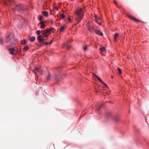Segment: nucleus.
I'll return each mask as SVG.
<instances>
[{
    "label": "nucleus",
    "instance_id": "obj_11",
    "mask_svg": "<svg viewBox=\"0 0 149 149\" xmlns=\"http://www.w3.org/2000/svg\"><path fill=\"white\" fill-rule=\"evenodd\" d=\"M128 16L131 19L133 20L135 22H136L137 21H139L138 20H137L136 18L134 17H133L132 16H131L130 14L128 15Z\"/></svg>",
    "mask_w": 149,
    "mask_h": 149
},
{
    "label": "nucleus",
    "instance_id": "obj_1",
    "mask_svg": "<svg viewBox=\"0 0 149 149\" xmlns=\"http://www.w3.org/2000/svg\"><path fill=\"white\" fill-rule=\"evenodd\" d=\"M17 43V41H16L15 43L13 42L10 43V45L6 47V49L9 51V53L14 56L16 55V54L18 51L17 48L16 46H15V44Z\"/></svg>",
    "mask_w": 149,
    "mask_h": 149
},
{
    "label": "nucleus",
    "instance_id": "obj_4",
    "mask_svg": "<svg viewBox=\"0 0 149 149\" xmlns=\"http://www.w3.org/2000/svg\"><path fill=\"white\" fill-rule=\"evenodd\" d=\"M16 8L20 12L25 11L26 9L24 6L22 4H19L16 6Z\"/></svg>",
    "mask_w": 149,
    "mask_h": 149
},
{
    "label": "nucleus",
    "instance_id": "obj_16",
    "mask_svg": "<svg viewBox=\"0 0 149 149\" xmlns=\"http://www.w3.org/2000/svg\"><path fill=\"white\" fill-rule=\"evenodd\" d=\"M36 39L35 37L32 36L30 37L29 39V40L31 42H34Z\"/></svg>",
    "mask_w": 149,
    "mask_h": 149
},
{
    "label": "nucleus",
    "instance_id": "obj_39",
    "mask_svg": "<svg viewBox=\"0 0 149 149\" xmlns=\"http://www.w3.org/2000/svg\"><path fill=\"white\" fill-rule=\"evenodd\" d=\"M12 10H13V11H14V9H12Z\"/></svg>",
    "mask_w": 149,
    "mask_h": 149
},
{
    "label": "nucleus",
    "instance_id": "obj_5",
    "mask_svg": "<svg viewBox=\"0 0 149 149\" xmlns=\"http://www.w3.org/2000/svg\"><path fill=\"white\" fill-rule=\"evenodd\" d=\"M13 38L11 36L9 35L6 38V43H8L9 42H10L11 43H12L13 42V43H15V42L16 41H17L16 40H14V42L12 40Z\"/></svg>",
    "mask_w": 149,
    "mask_h": 149
},
{
    "label": "nucleus",
    "instance_id": "obj_36",
    "mask_svg": "<svg viewBox=\"0 0 149 149\" xmlns=\"http://www.w3.org/2000/svg\"><path fill=\"white\" fill-rule=\"evenodd\" d=\"M57 77V75H55V78H56Z\"/></svg>",
    "mask_w": 149,
    "mask_h": 149
},
{
    "label": "nucleus",
    "instance_id": "obj_18",
    "mask_svg": "<svg viewBox=\"0 0 149 149\" xmlns=\"http://www.w3.org/2000/svg\"><path fill=\"white\" fill-rule=\"evenodd\" d=\"M63 47L67 48L68 49H69L70 48V46L68 45L67 44H64Z\"/></svg>",
    "mask_w": 149,
    "mask_h": 149
},
{
    "label": "nucleus",
    "instance_id": "obj_30",
    "mask_svg": "<svg viewBox=\"0 0 149 149\" xmlns=\"http://www.w3.org/2000/svg\"><path fill=\"white\" fill-rule=\"evenodd\" d=\"M44 45V42H43L42 44H41L40 45L39 47H41L43 45Z\"/></svg>",
    "mask_w": 149,
    "mask_h": 149
},
{
    "label": "nucleus",
    "instance_id": "obj_19",
    "mask_svg": "<svg viewBox=\"0 0 149 149\" xmlns=\"http://www.w3.org/2000/svg\"><path fill=\"white\" fill-rule=\"evenodd\" d=\"M118 36V33H116L114 35V38L115 41L117 40V37Z\"/></svg>",
    "mask_w": 149,
    "mask_h": 149
},
{
    "label": "nucleus",
    "instance_id": "obj_29",
    "mask_svg": "<svg viewBox=\"0 0 149 149\" xmlns=\"http://www.w3.org/2000/svg\"><path fill=\"white\" fill-rule=\"evenodd\" d=\"M42 16H40L39 17V19L40 21H42Z\"/></svg>",
    "mask_w": 149,
    "mask_h": 149
},
{
    "label": "nucleus",
    "instance_id": "obj_33",
    "mask_svg": "<svg viewBox=\"0 0 149 149\" xmlns=\"http://www.w3.org/2000/svg\"><path fill=\"white\" fill-rule=\"evenodd\" d=\"M45 44V45H48V44H49V42H46V43H44V45Z\"/></svg>",
    "mask_w": 149,
    "mask_h": 149
},
{
    "label": "nucleus",
    "instance_id": "obj_31",
    "mask_svg": "<svg viewBox=\"0 0 149 149\" xmlns=\"http://www.w3.org/2000/svg\"><path fill=\"white\" fill-rule=\"evenodd\" d=\"M54 10H58V8L57 7L55 6V7H54Z\"/></svg>",
    "mask_w": 149,
    "mask_h": 149
},
{
    "label": "nucleus",
    "instance_id": "obj_21",
    "mask_svg": "<svg viewBox=\"0 0 149 149\" xmlns=\"http://www.w3.org/2000/svg\"><path fill=\"white\" fill-rule=\"evenodd\" d=\"M100 50L102 51H104L105 50V48L104 47H102L100 48Z\"/></svg>",
    "mask_w": 149,
    "mask_h": 149
},
{
    "label": "nucleus",
    "instance_id": "obj_14",
    "mask_svg": "<svg viewBox=\"0 0 149 149\" xmlns=\"http://www.w3.org/2000/svg\"><path fill=\"white\" fill-rule=\"evenodd\" d=\"M66 27V25H64L63 26H62L60 28V33H61L65 30V29Z\"/></svg>",
    "mask_w": 149,
    "mask_h": 149
},
{
    "label": "nucleus",
    "instance_id": "obj_22",
    "mask_svg": "<svg viewBox=\"0 0 149 149\" xmlns=\"http://www.w3.org/2000/svg\"><path fill=\"white\" fill-rule=\"evenodd\" d=\"M22 44L24 45H25L26 44V41L25 40L21 41Z\"/></svg>",
    "mask_w": 149,
    "mask_h": 149
},
{
    "label": "nucleus",
    "instance_id": "obj_38",
    "mask_svg": "<svg viewBox=\"0 0 149 149\" xmlns=\"http://www.w3.org/2000/svg\"><path fill=\"white\" fill-rule=\"evenodd\" d=\"M114 3L115 4H117V3L115 2H114Z\"/></svg>",
    "mask_w": 149,
    "mask_h": 149
},
{
    "label": "nucleus",
    "instance_id": "obj_32",
    "mask_svg": "<svg viewBox=\"0 0 149 149\" xmlns=\"http://www.w3.org/2000/svg\"><path fill=\"white\" fill-rule=\"evenodd\" d=\"M9 3L13 2L14 0H8Z\"/></svg>",
    "mask_w": 149,
    "mask_h": 149
},
{
    "label": "nucleus",
    "instance_id": "obj_2",
    "mask_svg": "<svg viewBox=\"0 0 149 149\" xmlns=\"http://www.w3.org/2000/svg\"><path fill=\"white\" fill-rule=\"evenodd\" d=\"M83 17L82 9L81 8L78 9L75 12V20H76L78 23Z\"/></svg>",
    "mask_w": 149,
    "mask_h": 149
},
{
    "label": "nucleus",
    "instance_id": "obj_17",
    "mask_svg": "<svg viewBox=\"0 0 149 149\" xmlns=\"http://www.w3.org/2000/svg\"><path fill=\"white\" fill-rule=\"evenodd\" d=\"M42 14L45 17H47L48 15V13L46 11H44L42 12Z\"/></svg>",
    "mask_w": 149,
    "mask_h": 149
},
{
    "label": "nucleus",
    "instance_id": "obj_7",
    "mask_svg": "<svg viewBox=\"0 0 149 149\" xmlns=\"http://www.w3.org/2000/svg\"><path fill=\"white\" fill-rule=\"evenodd\" d=\"M93 77L94 78H97L98 80H99L100 81V82H102V83H103L105 86L107 88H108V87L107 86V85L105 83H104L102 81V80H101V79L100 78V77H98V76H97L96 75V74H93Z\"/></svg>",
    "mask_w": 149,
    "mask_h": 149
},
{
    "label": "nucleus",
    "instance_id": "obj_15",
    "mask_svg": "<svg viewBox=\"0 0 149 149\" xmlns=\"http://www.w3.org/2000/svg\"><path fill=\"white\" fill-rule=\"evenodd\" d=\"M51 77V75L50 74V73L49 72H48L47 74V75L46 76V77L47 79L48 80H49L50 79Z\"/></svg>",
    "mask_w": 149,
    "mask_h": 149
},
{
    "label": "nucleus",
    "instance_id": "obj_28",
    "mask_svg": "<svg viewBox=\"0 0 149 149\" xmlns=\"http://www.w3.org/2000/svg\"><path fill=\"white\" fill-rule=\"evenodd\" d=\"M118 70L119 72V74H120L122 73L121 70L119 68H118Z\"/></svg>",
    "mask_w": 149,
    "mask_h": 149
},
{
    "label": "nucleus",
    "instance_id": "obj_10",
    "mask_svg": "<svg viewBox=\"0 0 149 149\" xmlns=\"http://www.w3.org/2000/svg\"><path fill=\"white\" fill-rule=\"evenodd\" d=\"M46 22L45 21H41L40 22L39 24H41L40 26V28L42 29H44L45 27V25L44 24V23Z\"/></svg>",
    "mask_w": 149,
    "mask_h": 149
},
{
    "label": "nucleus",
    "instance_id": "obj_6",
    "mask_svg": "<svg viewBox=\"0 0 149 149\" xmlns=\"http://www.w3.org/2000/svg\"><path fill=\"white\" fill-rule=\"evenodd\" d=\"M37 40H38L39 42H41L44 41L45 39H44V36L43 37L42 35H40L38 36Z\"/></svg>",
    "mask_w": 149,
    "mask_h": 149
},
{
    "label": "nucleus",
    "instance_id": "obj_35",
    "mask_svg": "<svg viewBox=\"0 0 149 149\" xmlns=\"http://www.w3.org/2000/svg\"><path fill=\"white\" fill-rule=\"evenodd\" d=\"M52 40H51V42H49V44H51L52 43Z\"/></svg>",
    "mask_w": 149,
    "mask_h": 149
},
{
    "label": "nucleus",
    "instance_id": "obj_26",
    "mask_svg": "<svg viewBox=\"0 0 149 149\" xmlns=\"http://www.w3.org/2000/svg\"><path fill=\"white\" fill-rule=\"evenodd\" d=\"M72 18L73 19V17H68V21L70 22L71 20H72Z\"/></svg>",
    "mask_w": 149,
    "mask_h": 149
},
{
    "label": "nucleus",
    "instance_id": "obj_13",
    "mask_svg": "<svg viewBox=\"0 0 149 149\" xmlns=\"http://www.w3.org/2000/svg\"><path fill=\"white\" fill-rule=\"evenodd\" d=\"M113 118L114 121L116 122H117L119 120V117L118 116H113Z\"/></svg>",
    "mask_w": 149,
    "mask_h": 149
},
{
    "label": "nucleus",
    "instance_id": "obj_27",
    "mask_svg": "<svg viewBox=\"0 0 149 149\" xmlns=\"http://www.w3.org/2000/svg\"><path fill=\"white\" fill-rule=\"evenodd\" d=\"M3 40L1 39H0V44H1L3 45Z\"/></svg>",
    "mask_w": 149,
    "mask_h": 149
},
{
    "label": "nucleus",
    "instance_id": "obj_24",
    "mask_svg": "<svg viewBox=\"0 0 149 149\" xmlns=\"http://www.w3.org/2000/svg\"><path fill=\"white\" fill-rule=\"evenodd\" d=\"M41 31H40V30H39L37 31V34L39 36V35H41L40 34H41Z\"/></svg>",
    "mask_w": 149,
    "mask_h": 149
},
{
    "label": "nucleus",
    "instance_id": "obj_12",
    "mask_svg": "<svg viewBox=\"0 0 149 149\" xmlns=\"http://www.w3.org/2000/svg\"><path fill=\"white\" fill-rule=\"evenodd\" d=\"M95 32L97 34L101 36H102L103 35V34L101 32H100V31L99 30H96L95 31Z\"/></svg>",
    "mask_w": 149,
    "mask_h": 149
},
{
    "label": "nucleus",
    "instance_id": "obj_25",
    "mask_svg": "<svg viewBox=\"0 0 149 149\" xmlns=\"http://www.w3.org/2000/svg\"><path fill=\"white\" fill-rule=\"evenodd\" d=\"M29 49V47L28 46H26L24 47L23 49L25 51H27Z\"/></svg>",
    "mask_w": 149,
    "mask_h": 149
},
{
    "label": "nucleus",
    "instance_id": "obj_8",
    "mask_svg": "<svg viewBox=\"0 0 149 149\" xmlns=\"http://www.w3.org/2000/svg\"><path fill=\"white\" fill-rule=\"evenodd\" d=\"M96 22L99 25H101V22L102 21V19L100 18H97L96 16H95Z\"/></svg>",
    "mask_w": 149,
    "mask_h": 149
},
{
    "label": "nucleus",
    "instance_id": "obj_3",
    "mask_svg": "<svg viewBox=\"0 0 149 149\" xmlns=\"http://www.w3.org/2000/svg\"><path fill=\"white\" fill-rule=\"evenodd\" d=\"M42 34L45 37H47L50 34V31L49 29L41 31Z\"/></svg>",
    "mask_w": 149,
    "mask_h": 149
},
{
    "label": "nucleus",
    "instance_id": "obj_34",
    "mask_svg": "<svg viewBox=\"0 0 149 149\" xmlns=\"http://www.w3.org/2000/svg\"><path fill=\"white\" fill-rule=\"evenodd\" d=\"M53 29V28H52V27H51L50 28V29H49V30L50 31H50H51Z\"/></svg>",
    "mask_w": 149,
    "mask_h": 149
},
{
    "label": "nucleus",
    "instance_id": "obj_9",
    "mask_svg": "<svg viewBox=\"0 0 149 149\" xmlns=\"http://www.w3.org/2000/svg\"><path fill=\"white\" fill-rule=\"evenodd\" d=\"M34 72L36 74L38 72L40 74H42L41 71V70L38 68H35V69L34 70Z\"/></svg>",
    "mask_w": 149,
    "mask_h": 149
},
{
    "label": "nucleus",
    "instance_id": "obj_37",
    "mask_svg": "<svg viewBox=\"0 0 149 149\" xmlns=\"http://www.w3.org/2000/svg\"><path fill=\"white\" fill-rule=\"evenodd\" d=\"M100 109V107L98 108L97 109V110H99V109Z\"/></svg>",
    "mask_w": 149,
    "mask_h": 149
},
{
    "label": "nucleus",
    "instance_id": "obj_20",
    "mask_svg": "<svg viewBox=\"0 0 149 149\" xmlns=\"http://www.w3.org/2000/svg\"><path fill=\"white\" fill-rule=\"evenodd\" d=\"M88 47L87 45H86L84 46L83 49L85 51H87L88 50Z\"/></svg>",
    "mask_w": 149,
    "mask_h": 149
},
{
    "label": "nucleus",
    "instance_id": "obj_23",
    "mask_svg": "<svg viewBox=\"0 0 149 149\" xmlns=\"http://www.w3.org/2000/svg\"><path fill=\"white\" fill-rule=\"evenodd\" d=\"M65 17V15L64 14H62L61 15L60 17H59V18L60 19H63Z\"/></svg>",
    "mask_w": 149,
    "mask_h": 149
}]
</instances>
